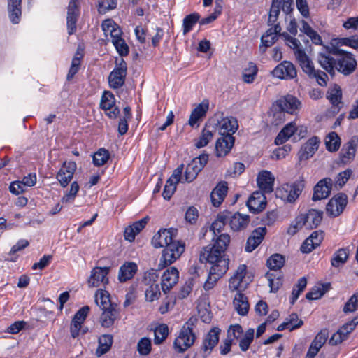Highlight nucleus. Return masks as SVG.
<instances>
[{
  "instance_id": "obj_1",
  "label": "nucleus",
  "mask_w": 358,
  "mask_h": 358,
  "mask_svg": "<svg viewBox=\"0 0 358 358\" xmlns=\"http://www.w3.org/2000/svg\"><path fill=\"white\" fill-rule=\"evenodd\" d=\"M318 62L331 76L335 69L345 76L352 73L357 67V61L350 52L331 44L324 45V50L318 54Z\"/></svg>"
},
{
  "instance_id": "obj_2",
  "label": "nucleus",
  "mask_w": 358,
  "mask_h": 358,
  "mask_svg": "<svg viewBox=\"0 0 358 358\" xmlns=\"http://www.w3.org/2000/svg\"><path fill=\"white\" fill-rule=\"evenodd\" d=\"M212 241L213 245L203 248L201 251L199 257L201 262L220 264V262L224 261L225 264L229 266V259L225 252L231 241L230 236L228 234L213 235Z\"/></svg>"
},
{
  "instance_id": "obj_3",
  "label": "nucleus",
  "mask_w": 358,
  "mask_h": 358,
  "mask_svg": "<svg viewBox=\"0 0 358 358\" xmlns=\"http://www.w3.org/2000/svg\"><path fill=\"white\" fill-rule=\"evenodd\" d=\"M255 330L248 329L244 334L243 327L239 324L230 325L227 331V337L220 345V353L226 355L231 352L233 340L239 341V348L242 352H246L254 340Z\"/></svg>"
},
{
  "instance_id": "obj_4",
  "label": "nucleus",
  "mask_w": 358,
  "mask_h": 358,
  "mask_svg": "<svg viewBox=\"0 0 358 358\" xmlns=\"http://www.w3.org/2000/svg\"><path fill=\"white\" fill-rule=\"evenodd\" d=\"M198 322L195 317L189 318L179 330L173 343V349L177 354H182L194 345L197 336L194 331Z\"/></svg>"
},
{
  "instance_id": "obj_5",
  "label": "nucleus",
  "mask_w": 358,
  "mask_h": 358,
  "mask_svg": "<svg viewBox=\"0 0 358 358\" xmlns=\"http://www.w3.org/2000/svg\"><path fill=\"white\" fill-rule=\"evenodd\" d=\"M185 249V243L183 241L173 238L162 250L158 268L163 269L175 262L184 252Z\"/></svg>"
},
{
  "instance_id": "obj_6",
  "label": "nucleus",
  "mask_w": 358,
  "mask_h": 358,
  "mask_svg": "<svg viewBox=\"0 0 358 358\" xmlns=\"http://www.w3.org/2000/svg\"><path fill=\"white\" fill-rule=\"evenodd\" d=\"M305 186L303 179L295 181L292 184H283L277 192L276 195L284 201L294 203L301 194Z\"/></svg>"
},
{
  "instance_id": "obj_7",
  "label": "nucleus",
  "mask_w": 358,
  "mask_h": 358,
  "mask_svg": "<svg viewBox=\"0 0 358 358\" xmlns=\"http://www.w3.org/2000/svg\"><path fill=\"white\" fill-rule=\"evenodd\" d=\"M127 75V64L123 59L120 62L116 61L115 66L109 73L108 81L110 88L117 90L122 87L126 81Z\"/></svg>"
},
{
  "instance_id": "obj_8",
  "label": "nucleus",
  "mask_w": 358,
  "mask_h": 358,
  "mask_svg": "<svg viewBox=\"0 0 358 358\" xmlns=\"http://www.w3.org/2000/svg\"><path fill=\"white\" fill-rule=\"evenodd\" d=\"M113 21L112 20H106L103 23V27L107 26L109 29L110 27H112V29H110V38L111 42L115 46L118 54L122 56H127L129 53V48L124 39L122 37V31L119 28H115V25H112Z\"/></svg>"
},
{
  "instance_id": "obj_9",
  "label": "nucleus",
  "mask_w": 358,
  "mask_h": 358,
  "mask_svg": "<svg viewBox=\"0 0 358 358\" xmlns=\"http://www.w3.org/2000/svg\"><path fill=\"white\" fill-rule=\"evenodd\" d=\"M208 161V154L203 153L194 158L186 166L184 174V182H192L197 177L199 173L204 168Z\"/></svg>"
},
{
  "instance_id": "obj_10",
  "label": "nucleus",
  "mask_w": 358,
  "mask_h": 358,
  "mask_svg": "<svg viewBox=\"0 0 358 358\" xmlns=\"http://www.w3.org/2000/svg\"><path fill=\"white\" fill-rule=\"evenodd\" d=\"M81 0H70L67 7L66 27L69 35L76 33L77 22L80 15Z\"/></svg>"
},
{
  "instance_id": "obj_11",
  "label": "nucleus",
  "mask_w": 358,
  "mask_h": 358,
  "mask_svg": "<svg viewBox=\"0 0 358 358\" xmlns=\"http://www.w3.org/2000/svg\"><path fill=\"white\" fill-rule=\"evenodd\" d=\"M211 267L209 271L208 278L206 280L203 288L206 291H209L215 285L217 280L222 277L228 271L229 266L225 264V262H220V264H210Z\"/></svg>"
},
{
  "instance_id": "obj_12",
  "label": "nucleus",
  "mask_w": 358,
  "mask_h": 358,
  "mask_svg": "<svg viewBox=\"0 0 358 358\" xmlns=\"http://www.w3.org/2000/svg\"><path fill=\"white\" fill-rule=\"evenodd\" d=\"M100 108L106 112V115L110 119H115L120 115V109L115 106V98L114 94L105 90L101 96Z\"/></svg>"
},
{
  "instance_id": "obj_13",
  "label": "nucleus",
  "mask_w": 358,
  "mask_h": 358,
  "mask_svg": "<svg viewBox=\"0 0 358 358\" xmlns=\"http://www.w3.org/2000/svg\"><path fill=\"white\" fill-rule=\"evenodd\" d=\"M110 271V266H96L91 271V274L87 280L90 287H98L103 285L106 286L109 283L108 275Z\"/></svg>"
},
{
  "instance_id": "obj_14",
  "label": "nucleus",
  "mask_w": 358,
  "mask_h": 358,
  "mask_svg": "<svg viewBox=\"0 0 358 358\" xmlns=\"http://www.w3.org/2000/svg\"><path fill=\"white\" fill-rule=\"evenodd\" d=\"M347 203L348 196L344 193H338L327 204V213L330 216L337 217L343 213Z\"/></svg>"
},
{
  "instance_id": "obj_15",
  "label": "nucleus",
  "mask_w": 358,
  "mask_h": 358,
  "mask_svg": "<svg viewBox=\"0 0 358 358\" xmlns=\"http://www.w3.org/2000/svg\"><path fill=\"white\" fill-rule=\"evenodd\" d=\"M77 168L76 163L73 161L64 162L56 175V178L62 187L68 186L72 180Z\"/></svg>"
},
{
  "instance_id": "obj_16",
  "label": "nucleus",
  "mask_w": 358,
  "mask_h": 358,
  "mask_svg": "<svg viewBox=\"0 0 358 358\" xmlns=\"http://www.w3.org/2000/svg\"><path fill=\"white\" fill-rule=\"evenodd\" d=\"M274 77L281 80H292L296 77L295 66L289 61H282L272 71Z\"/></svg>"
},
{
  "instance_id": "obj_17",
  "label": "nucleus",
  "mask_w": 358,
  "mask_h": 358,
  "mask_svg": "<svg viewBox=\"0 0 358 358\" xmlns=\"http://www.w3.org/2000/svg\"><path fill=\"white\" fill-rule=\"evenodd\" d=\"M178 230L174 228L161 229L152 237L151 243L155 248H165L176 237Z\"/></svg>"
},
{
  "instance_id": "obj_18",
  "label": "nucleus",
  "mask_w": 358,
  "mask_h": 358,
  "mask_svg": "<svg viewBox=\"0 0 358 358\" xmlns=\"http://www.w3.org/2000/svg\"><path fill=\"white\" fill-rule=\"evenodd\" d=\"M220 332L221 329L219 327H214L203 338L201 350L205 354L204 357L210 355L213 349L217 345Z\"/></svg>"
},
{
  "instance_id": "obj_19",
  "label": "nucleus",
  "mask_w": 358,
  "mask_h": 358,
  "mask_svg": "<svg viewBox=\"0 0 358 358\" xmlns=\"http://www.w3.org/2000/svg\"><path fill=\"white\" fill-rule=\"evenodd\" d=\"M270 27L261 37L262 45H260V49L263 52L266 51V48L271 47L276 42L278 36H282L280 23Z\"/></svg>"
},
{
  "instance_id": "obj_20",
  "label": "nucleus",
  "mask_w": 358,
  "mask_h": 358,
  "mask_svg": "<svg viewBox=\"0 0 358 358\" xmlns=\"http://www.w3.org/2000/svg\"><path fill=\"white\" fill-rule=\"evenodd\" d=\"M357 143L358 138L354 136L343 145L339 153V163L345 164L353 161L357 151Z\"/></svg>"
},
{
  "instance_id": "obj_21",
  "label": "nucleus",
  "mask_w": 358,
  "mask_h": 358,
  "mask_svg": "<svg viewBox=\"0 0 358 358\" xmlns=\"http://www.w3.org/2000/svg\"><path fill=\"white\" fill-rule=\"evenodd\" d=\"M301 101L294 96L287 94L277 101V105L280 110L289 114H294L301 107Z\"/></svg>"
},
{
  "instance_id": "obj_22",
  "label": "nucleus",
  "mask_w": 358,
  "mask_h": 358,
  "mask_svg": "<svg viewBox=\"0 0 358 358\" xmlns=\"http://www.w3.org/2000/svg\"><path fill=\"white\" fill-rule=\"evenodd\" d=\"M266 233V227H259L254 229L247 239L245 250L251 252L256 249L262 243Z\"/></svg>"
},
{
  "instance_id": "obj_23",
  "label": "nucleus",
  "mask_w": 358,
  "mask_h": 358,
  "mask_svg": "<svg viewBox=\"0 0 358 358\" xmlns=\"http://www.w3.org/2000/svg\"><path fill=\"white\" fill-rule=\"evenodd\" d=\"M250 221V216L248 215H243L239 212L232 213L229 211L228 222L233 231L245 230L248 227Z\"/></svg>"
},
{
  "instance_id": "obj_24",
  "label": "nucleus",
  "mask_w": 358,
  "mask_h": 358,
  "mask_svg": "<svg viewBox=\"0 0 358 358\" xmlns=\"http://www.w3.org/2000/svg\"><path fill=\"white\" fill-rule=\"evenodd\" d=\"M235 138L231 135L220 136L215 143V155L218 157L227 155L233 148Z\"/></svg>"
},
{
  "instance_id": "obj_25",
  "label": "nucleus",
  "mask_w": 358,
  "mask_h": 358,
  "mask_svg": "<svg viewBox=\"0 0 358 358\" xmlns=\"http://www.w3.org/2000/svg\"><path fill=\"white\" fill-rule=\"evenodd\" d=\"M266 206V198L264 193L255 192L249 197L247 206L250 213H257L262 212Z\"/></svg>"
},
{
  "instance_id": "obj_26",
  "label": "nucleus",
  "mask_w": 358,
  "mask_h": 358,
  "mask_svg": "<svg viewBox=\"0 0 358 358\" xmlns=\"http://www.w3.org/2000/svg\"><path fill=\"white\" fill-rule=\"evenodd\" d=\"M179 271L176 267L167 268L162 276L161 286L163 292L166 293L178 282Z\"/></svg>"
},
{
  "instance_id": "obj_27",
  "label": "nucleus",
  "mask_w": 358,
  "mask_h": 358,
  "mask_svg": "<svg viewBox=\"0 0 358 358\" xmlns=\"http://www.w3.org/2000/svg\"><path fill=\"white\" fill-rule=\"evenodd\" d=\"M275 178L269 171L263 170L259 172L257 182L262 192L269 194L273 191Z\"/></svg>"
},
{
  "instance_id": "obj_28",
  "label": "nucleus",
  "mask_w": 358,
  "mask_h": 358,
  "mask_svg": "<svg viewBox=\"0 0 358 358\" xmlns=\"http://www.w3.org/2000/svg\"><path fill=\"white\" fill-rule=\"evenodd\" d=\"M138 271V265L134 262H125L120 266L118 271V280L121 283L134 278Z\"/></svg>"
},
{
  "instance_id": "obj_29",
  "label": "nucleus",
  "mask_w": 358,
  "mask_h": 358,
  "mask_svg": "<svg viewBox=\"0 0 358 358\" xmlns=\"http://www.w3.org/2000/svg\"><path fill=\"white\" fill-rule=\"evenodd\" d=\"M84 49L80 46H78L76 53L74 54L70 68L69 69L68 73L66 75V80L71 81L74 78V76L78 73L81 68L82 61L84 58Z\"/></svg>"
},
{
  "instance_id": "obj_30",
  "label": "nucleus",
  "mask_w": 358,
  "mask_h": 358,
  "mask_svg": "<svg viewBox=\"0 0 358 358\" xmlns=\"http://www.w3.org/2000/svg\"><path fill=\"white\" fill-rule=\"evenodd\" d=\"M219 124V134L220 136L231 135L233 136L238 128L236 118L230 116L225 117L220 122L217 121Z\"/></svg>"
},
{
  "instance_id": "obj_31",
  "label": "nucleus",
  "mask_w": 358,
  "mask_h": 358,
  "mask_svg": "<svg viewBox=\"0 0 358 358\" xmlns=\"http://www.w3.org/2000/svg\"><path fill=\"white\" fill-rule=\"evenodd\" d=\"M246 273L247 266L245 264H241L234 275L229 279V288L231 292L237 291V292H241L242 283Z\"/></svg>"
},
{
  "instance_id": "obj_32",
  "label": "nucleus",
  "mask_w": 358,
  "mask_h": 358,
  "mask_svg": "<svg viewBox=\"0 0 358 358\" xmlns=\"http://www.w3.org/2000/svg\"><path fill=\"white\" fill-rule=\"evenodd\" d=\"M228 192L227 182H220L212 190L210 194L211 202L213 206L218 207L224 201Z\"/></svg>"
},
{
  "instance_id": "obj_33",
  "label": "nucleus",
  "mask_w": 358,
  "mask_h": 358,
  "mask_svg": "<svg viewBox=\"0 0 358 358\" xmlns=\"http://www.w3.org/2000/svg\"><path fill=\"white\" fill-rule=\"evenodd\" d=\"M342 97V90L338 84H334L328 89L327 98L337 111L343 106Z\"/></svg>"
},
{
  "instance_id": "obj_34",
  "label": "nucleus",
  "mask_w": 358,
  "mask_h": 358,
  "mask_svg": "<svg viewBox=\"0 0 358 358\" xmlns=\"http://www.w3.org/2000/svg\"><path fill=\"white\" fill-rule=\"evenodd\" d=\"M117 307V306H113L112 308H104V309H101L102 313L100 316L99 322L103 327L110 328L114 324L119 315Z\"/></svg>"
},
{
  "instance_id": "obj_35",
  "label": "nucleus",
  "mask_w": 358,
  "mask_h": 358,
  "mask_svg": "<svg viewBox=\"0 0 358 358\" xmlns=\"http://www.w3.org/2000/svg\"><path fill=\"white\" fill-rule=\"evenodd\" d=\"M229 210H224L217 214L216 219L210 226V231L213 235L224 234L223 230L229 220Z\"/></svg>"
},
{
  "instance_id": "obj_36",
  "label": "nucleus",
  "mask_w": 358,
  "mask_h": 358,
  "mask_svg": "<svg viewBox=\"0 0 358 358\" xmlns=\"http://www.w3.org/2000/svg\"><path fill=\"white\" fill-rule=\"evenodd\" d=\"M332 187V180L326 178L315 185V201L325 199L329 196Z\"/></svg>"
},
{
  "instance_id": "obj_37",
  "label": "nucleus",
  "mask_w": 358,
  "mask_h": 358,
  "mask_svg": "<svg viewBox=\"0 0 358 358\" xmlns=\"http://www.w3.org/2000/svg\"><path fill=\"white\" fill-rule=\"evenodd\" d=\"M209 108V103L208 100H203L199 103L191 113L188 123L194 127L197 124L198 121L206 116V113Z\"/></svg>"
},
{
  "instance_id": "obj_38",
  "label": "nucleus",
  "mask_w": 358,
  "mask_h": 358,
  "mask_svg": "<svg viewBox=\"0 0 358 358\" xmlns=\"http://www.w3.org/2000/svg\"><path fill=\"white\" fill-rule=\"evenodd\" d=\"M8 10L12 23L18 24L22 15V0H8Z\"/></svg>"
},
{
  "instance_id": "obj_39",
  "label": "nucleus",
  "mask_w": 358,
  "mask_h": 358,
  "mask_svg": "<svg viewBox=\"0 0 358 358\" xmlns=\"http://www.w3.org/2000/svg\"><path fill=\"white\" fill-rule=\"evenodd\" d=\"M312 214H313V209L308 210V213L298 215L287 228V233L290 236L296 234L306 224L309 215Z\"/></svg>"
},
{
  "instance_id": "obj_40",
  "label": "nucleus",
  "mask_w": 358,
  "mask_h": 358,
  "mask_svg": "<svg viewBox=\"0 0 358 358\" xmlns=\"http://www.w3.org/2000/svg\"><path fill=\"white\" fill-rule=\"evenodd\" d=\"M297 131L298 128L294 123L290 122L287 124L275 137V143L278 145H282Z\"/></svg>"
},
{
  "instance_id": "obj_41",
  "label": "nucleus",
  "mask_w": 358,
  "mask_h": 358,
  "mask_svg": "<svg viewBox=\"0 0 358 358\" xmlns=\"http://www.w3.org/2000/svg\"><path fill=\"white\" fill-rule=\"evenodd\" d=\"M233 304L238 315L245 316L249 311V303L247 296L242 292H237L236 294Z\"/></svg>"
},
{
  "instance_id": "obj_42",
  "label": "nucleus",
  "mask_w": 358,
  "mask_h": 358,
  "mask_svg": "<svg viewBox=\"0 0 358 358\" xmlns=\"http://www.w3.org/2000/svg\"><path fill=\"white\" fill-rule=\"evenodd\" d=\"M113 343V336L111 334H103L98 338V347L96 350V355L98 357L107 353L111 348Z\"/></svg>"
},
{
  "instance_id": "obj_43",
  "label": "nucleus",
  "mask_w": 358,
  "mask_h": 358,
  "mask_svg": "<svg viewBox=\"0 0 358 358\" xmlns=\"http://www.w3.org/2000/svg\"><path fill=\"white\" fill-rule=\"evenodd\" d=\"M303 322L301 320H299L298 315L296 313H292L287 318L282 324L278 326L277 330L282 331L288 329L292 331L296 329L301 327Z\"/></svg>"
},
{
  "instance_id": "obj_44",
  "label": "nucleus",
  "mask_w": 358,
  "mask_h": 358,
  "mask_svg": "<svg viewBox=\"0 0 358 358\" xmlns=\"http://www.w3.org/2000/svg\"><path fill=\"white\" fill-rule=\"evenodd\" d=\"M296 57L303 71L312 77L313 76V64L305 51L301 49L297 50Z\"/></svg>"
},
{
  "instance_id": "obj_45",
  "label": "nucleus",
  "mask_w": 358,
  "mask_h": 358,
  "mask_svg": "<svg viewBox=\"0 0 358 358\" xmlns=\"http://www.w3.org/2000/svg\"><path fill=\"white\" fill-rule=\"evenodd\" d=\"M349 247L342 248L336 251L331 259V266L338 268L345 264L350 255Z\"/></svg>"
},
{
  "instance_id": "obj_46",
  "label": "nucleus",
  "mask_w": 358,
  "mask_h": 358,
  "mask_svg": "<svg viewBox=\"0 0 358 358\" xmlns=\"http://www.w3.org/2000/svg\"><path fill=\"white\" fill-rule=\"evenodd\" d=\"M96 302L101 309L104 308H111L117 306L116 303H112L110 301V295L109 292L105 289H98L96 293Z\"/></svg>"
},
{
  "instance_id": "obj_47",
  "label": "nucleus",
  "mask_w": 358,
  "mask_h": 358,
  "mask_svg": "<svg viewBox=\"0 0 358 358\" xmlns=\"http://www.w3.org/2000/svg\"><path fill=\"white\" fill-rule=\"evenodd\" d=\"M201 15L199 13L194 12L186 15L182 21V32L185 35L189 33L193 27L199 22Z\"/></svg>"
},
{
  "instance_id": "obj_48",
  "label": "nucleus",
  "mask_w": 358,
  "mask_h": 358,
  "mask_svg": "<svg viewBox=\"0 0 358 358\" xmlns=\"http://www.w3.org/2000/svg\"><path fill=\"white\" fill-rule=\"evenodd\" d=\"M285 263V256L281 254L275 253L268 257L266 261V266L270 270L278 271L284 266Z\"/></svg>"
},
{
  "instance_id": "obj_49",
  "label": "nucleus",
  "mask_w": 358,
  "mask_h": 358,
  "mask_svg": "<svg viewBox=\"0 0 358 358\" xmlns=\"http://www.w3.org/2000/svg\"><path fill=\"white\" fill-rule=\"evenodd\" d=\"M313 156V137L310 138L308 141L303 144L298 152L299 164L305 160Z\"/></svg>"
},
{
  "instance_id": "obj_50",
  "label": "nucleus",
  "mask_w": 358,
  "mask_h": 358,
  "mask_svg": "<svg viewBox=\"0 0 358 358\" xmlns=\"http://www.w3.org/2000/svg\"><path fill=\"white\" fill-rule=\"evenodd\" d=\"M110 157L108 150L101 148H99L92 156V162L95 166L99 167L107 163Z\"/></svg>"
},
{
  "instance_id": "obj_51",
  "label": "nucleus",
  "mask_w": 358,
  "mask_h": 358,
  "mask_svg": "<svg viewBox=\"0 0 358 358\" xmlns=\"http://www.w3.org/2000/svg\"><path fill=\"white\" fill-rule=\"evenodd\" d=\"M209 125L207 123L201 131V134L197 141L195 142V146L197 148H201L208 145L210 141L212 140L214 134V131L209 130Z\"/></svg>"
},
{
  "instance_id": "obj_52",
  "label": "nucleus",
  "mask_w": 358,
  "mask_h": 358,
  "mask_svg": "<svg viewBox=\"0 0 358 358\" xmlns=\"http://www.w3.org/2000/svg\"><path fill=\"white\" fill-rule=\"evenodd\" d=\"M258 67L257 65L250 62L248 67L245 68L243 71V80L245 83H252L257 75Z\"/></svg>"
},
{
  "instance_id": "obj_53",
  "label": "nucleus",
  "mask_w": 358,
  "mask_h": 358,
  "mask_svg": "<svg viewBox=\"0 0 358 358\" xmlns=\"http://www.w3.org/2000/svg\"><path fill=\"white\" fill-rule=\"evenodd\" d=\"M325 145L327 149L330 152H335L338 150L341 139L336 132H331L327 136Z\"/></svg>"
},
{
  "instance_id": "obj_54",
  "label": "nucleus",
  "mask_w": 358,
  "mask_h": 358,
  "mask_svg": "<svg viewBox=\"0 0 358 358\" xmlns=\"http://www.w3.org/2000/svg\"><path fill=\"white\" fill-rule=\"evenodd\" d=\"M169 335V327L166 324H161L155 330L154 342L155 344H161Z\"/></svg>"
},
{
  "instance_id": "obj_55",
  "label": "nucleus",
  "mask_w": 358,
  "mask_h": 358,
  "mask_svg": "<svg viewBox=\"0 0 358 358\" xmlns=\"http://www.w3.org/2000/svg\"><path fill=\"white\" fill-rule=\"evenodd\" d=\"M79 189L80 186L78 182L73 181L71 184L69 191L67 193H66L62 198V201L66 203L73 202Z\"/></svg>"
},
{
  "instance_id": "obj_56",
  "label": "nucleus",
  "mask_w": 358,
  "mask_h": 358,
  "mask_svg": "<svg viewBox=\"0 0 358 358\" xmlns=\"http://www.w3.org/2000/svg\"><path fill=\"white\" fill-rule=\"evenodd\" d=\"M152 350L151 341L148 337L141 338L137 344V350L141 355H148Z\"/></svg>"
},
{
  "instance_id": "obj_57",
  "label": "nucleus",
  "mask_w": 358,
  "mask_h": 358,
  "mask_svg": "<svg viewBox=\"0 0 358 358\" xmlns=\"http://www.w3.org/2000/svg\"><path fill=\"white\" fill-rule=\"evenodd\" d=\"M117 0H99L98 2V12L100 14H105L110 10L116 8Z\"/></svg>"
},
{
  "instance_id": "obj_58",
  "label": "nucleus",
  "mask_w": 358,
  "mask_h": 358,
  "mask_svg": "<svg viewBox=\"0 0 358 358\" xmlns=\"http://www.w3.org/2000/svg\"><path fill=\"white\" fill-rule=\"evenodd\" d=\"M161 295L159 285L151 284L145 290V299L148 301L152 302L159 299Z\"/></svg>"
},
{
  "instance_id": "obj_59",
  "label": "nucleus",
  "mask_w": 358,
  "mask_h": 358,
  "mask_svg": "<svg viewBox=\"0 0 358 358\" xmlns=\"http://www.w3.org/2000/svg\"><path fill=\"white\" fill-rule=\"evenodd\" d=\"M331 289L330 282H317L315 286V300L321 299Z\"/></svg>"
},
{
  "instance_id": "obj_60",
  "label": "nucleus",
  "mask_w": 358,
  "mask_h": 358,
  "mask_svg": "<svg viewBox=\"0 0 358 358\" xmlns=\"http://www.w3.org/2000/svg\"><path fill=\"white\" fill-rule=\"evenodd\" d=\"M358 324V315L355 316L352 320L344 324L338 330L341 332L345 338H348V335L355 329Z\"/></svg>"
},
{
  "instance_id": "obj_61",
  "label": "nucleus",
  "mask_w": 358,
  "mask_h": 358,
  "mask_svg": "<svg viewBox=\"0 0 358 358\" xmlns=\"http://www.w3.org/2000/svg\"><path fill=\"white\" fill-rule=\"evenodd\" d=\"M176 182H173L172 179H168L166 182L162 196L165 200H170L176 189Z\"/></svg>"
},
{
  "instance_id": "obj_62",
  "label": "nucleus",
  "mask_w": 358,
  "mask_h": 358,
  "mask_svg": "<svg viewBox=\"0 0 358 358\" xmlns=\"http://www.w3.org/2000/svg\"><path fill=\"white\" fill-rule=\"evenodd\" d=\"M291 150L292 146L289 144H286L282 147L275 148L271 155V158L277 160L285 158Z\"/></svg>"
},
{
  "instance_id": "obj_63",
  "label": "nucleus",
  "mask_w": 358,
  "mask_h": 358,
  "mask_svg": "<svg viewBox=\"0 0 358 358\" xmlns=\"http://www.w3.org/2000/svg\"><path fill=\"white\" fill-rule=\"evenodd\" d=\"M358 309V292L354 294L347 301L343 307L345 313H352Z\"/></svg>"
},
{
  "instance_id": "obj_64",
  "label": "nucleus",
  "mask_w": 358,
  "mask_h": 358,
  "mask_svg": "<svg viewBox=\"0 0 358 358\" xmlns=\"http://www.w3.org/2000/svg\"><path fill=\"white\" fill-rule=\"evenodd\" d=\"M337 44L349 46L358 50V37L357 36H352L351 37L338 38Z\"/></svg>"
}]
</instances>
